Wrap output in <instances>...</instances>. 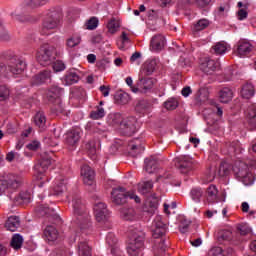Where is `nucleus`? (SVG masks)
I'll use <instances>...</instances> for the list:
<instances>
[{
    "label": "nucleus",
    "mask_w": 256,
    "mask_h": 256,
    "mask_svg": "<svg viewBox=\"0 0 256 256\" xmlns=\"http://www.w3.org/2000/svg\"><path fill=\"white\" fill-rule=\"evenodd\" d=\"M120 217L124 221H133L135 219V209H133V208H122L120 210Z\"/></svg>",
    "instance_id": "45"
},
{
    "label": "nucleus",
    "mask_w": 256,
    "mask_h": 256,
    "mask_svg": "<svg viewBox=\"0 0 256 256\" xmlns=\"http://www.w3.org/2000/svg\"><path fill=\"white\" fill-rule=\"evenodd\" d=\"M4 58L7 61L13 63L14 61L19 59V56H16L14 51L8 50V51L4 52Z\"/></svg>",
    "instance_id": "60"
},
{
    "label": "nucleus",
    "mask_w": 256,
    "mask_h": 256,
    "mask_svg": "<svg viewBox=\"0 0 256 256\" xmlns=\"http://www.w3.org/2000/svg\"><path fill=\"white\" fill-rule=\"evenodd\" d=\"M51 165V157L43 156L40 160H38L37 164H35L34 169L40 175H43L49 169Z\"/></svg>",
    "instance_id": "28"
},
{
    "label": "nucleus",
    "mask_w": 256,
    "mask_h": 256,
    "mask_svg": "<svg viewBox=\"0 0 256 256\" xmlns=\"http://www.w3.org/2000/svg\"><path fill=\"white\" fill-rule=\"evenodd\" d=\"M128 153L130 157H137L145 151V146L143 145V140L140 138H135L128 142Z\"/></svg>",
    "instance_id": "13"
},
{
    "label": "nucleus",
    "mask_w": 256,
    "mask_h": 256,
    "mask_svg": "<svg viewBox=\"0 0 256 256\" xmlns=\"http://www.w3.org/2000/svg\"><path fill=\"white\" fill-rule=\"evenodd\" d=\"M16 201L23 205H27L28 203H31V193L27 191L20 192L18 197L16 198Z\"/></svg>",
    "instance_id": "50"
},
{
    "label": "nucleus",
    "mask_w": 256,
    "mask_h": 256,
    "mask_svg": "<svg viewBox=\"0 0 256 256\" xmlns=\"http://www.w3.org/2000/svg\"><path fill=\"white\" fill-rule=\"evenodd\" d=\"M209 27V20L207 19H200L196 23L191 26V31L193 35L199 33V31H204Z\"/></svg>",
    "instance_id": "38"
},
{
    "label": "nucleus",
    "mask_w": 256,
    "mask_h": 256,
    "mask_svg": "<svg viewBox=\"0 0 256 256\" xmlns=\"http://www.w3.org/2000/svg\"><path fill=\"white\" fill-rule=\"evenodd\" d=\"M138 191L141 195H149L153 191V182L148 180L138 184Z\"/></svg>",
    "instance_id": "43"
},
{
    "label": "nucleus",
    "mask_w": 256,
    "mask_h": 256,
    "mask_svg": "<svg viewBox=\"0 0 256 256\" xmlns=\"http://www.w3.org/2000/svg\"><path fill=\"white\" fill-rule=\"evenodd\" d=\"M34 123L36 127H39V129L44 130L47 125V116H45V112H37L34 116Z\"/></svg>",
    "instance_id": "36"
},
{
    "label": "nucleus",
    "mask_w": 256,
    "mask_h": 256,
    "mask_svg": "<svg viewBox=\"0 0 256 256\" xmlns=\"http://www.w3.org/2000/svg\"><path fill=\"white\" fill-rule=\"evenodd\" d=\"M9 88L5 85L0 86V101H7L9 99Z\"/></svg>",
    "instance_id": "59"
},
{
    "label": "nucleus",
    "mask_w": 256,
    "mask_h": 256,
    "mask_svg": "<svg viewBox=\"0 0 256 256\" xmlns=\"http://www.w3.org/2000/svg\"><path fill=\"white\" fill-rule=\"evenodd\" d=\"M233 99V91L230 88H223L220 91L221 103H229Z\"/></svg>",
    "instance_id": "47"
},
{
    "label": "nucleus",
    "mask_w": 256,
    "mask_h": 256,
    "mask_svg": "<svg viewBox=\"0 0 256 256\" xmlns=\"http://www.w3.org/2000/svg\"><path fill=\"white\" fill-rule=\"evenodd\" d=\"M219 62L211 59H205L200 65L201 71L206 75H213L219 69Z\"/></svg>",
    "instance_id": "22"
},
{
    "label": "nucleus",
    "mask_w": 256,
    "mask_h": 256,
    "mask_svg": "<svg viewBox=\"0 0 256 256\" xmlns=\"http://www.w3.org/2000/svg\"><path fill=\"white\" fill-rule=\"evenodd\" d=\"M61 21V12L55 9L48 10L40 30L41 35H51V30L56 29Z\"/></svg>",
    "instance_id": "6"
},
{
    "label": "nucleus",
    "mask_w": 256,
    "mask_h": 256,
    "mask_svg": "<svg viewBox=\"0 0 256 256\" xmlns=\"http://www.w3.org/2000/svg\"><path fill=\"white\" fill-rule=\"evenodd\" d=\"M81 43V36L74 34L72 37L67 39L66 45L73 49V47H77Z\"/></svg>",
    "instance_id": "53"
},
{
    "label": "nucleus",
    "mask_w": 256,
    "mask_h": 256,
    "mask_svg": "<svg viewBox=\"0 0 256 256\" xmlns=\"http://www.w3.org/2000/svg\"><path fill=\"white\" fill-rule=\"evenodd\" d=\"M86 149L89 155H92V157H95V153H97V146L95 144V140L88 141L86 143Z\"/></svg>",
    "instance_id": "57"
},
{
    "label": "nucleus",
    "mask_w": 256,
    "mask_h": 256,
    "mask_svg": "<svg viewBox=\"0 0 256 256\" xmlns=\"http://www.w3.org/2000/svg\"><path fill=\"white\" fill-rule=\"evenodd\" d=\"M176 167L179 169L180 173L185 175L197 167V162L189 156H180L176 163Z\"/></svg>",
    "instance_id": "10"
},
{
    "label": "nucleus",
    "mask_w": 256,
    "mask_h": 256,
    "mask_svg": "<svg viewBox=\"0 0 256 256\" xmlns=\"http://www.w3.org/2000/svg\"><path fill=\"white\" fill-rule=\"evenodd\" d=\"M167 233V224L163 223L162 216H156L152 222V237L154 239H159Z\"/></svg>",
    "instance_id": "12"
},
{
    "label": "nucleus",
    "mask_w": 256,
    "mask_h": 256,
    "mask_svg": "<svg viewBox=\"0 0 256 256\" xmlns=\"http://www.w3.org/2000/svg\"><path fill=\"white\" fill-rule=\"evenodd\" d=\"M11 75V70H9V66L0 62V77H9Z\"/></svg>",
    "instance_id": "62"
},
{
    "label": "nucleus",
    "mask_w": 256,
    "mask_h": 256,
    "mask_svg": "<svg viewBox=\"0 0 256 256\" xmlns=\"http://www.w3.org/2000/svg\"><path fill=\"white\" fill-rule=\"evenodd\" d=\"M208 256H225V254H223V248L214 247L209 250Z\"/></svg>",
    "instance_id": "64"
},
{
    "label": "nucleus",
    "mask_w": 256,
    "mask_h": 256,
    "mask_svg": "<svg viewBox=\"0 0 256 256\" xmlns=\"http://www.w3.org/2000/svg\"><path fill=\"white\" fill-rule=\"evenodd\" d=\"M145 245V232L137 229L132 231L131 241L127 246L129 256H143V246Z\"/></svg>",
    "instance_id": "2"
},
{
    "label": "nucleus",
    "mask_w": 256,
    "mask_h": 256,
    "mask_svg": "<svg viewBox=\"0 0 256 256\" xmlns=\"http://www.w3.org/2000/svg\"><path fill=\"white\" fill-rule=\"evenodd\" d=\"M49 0H24L20 4V11L22 13H29L30 9H39V7H43V5H47Z\"/></svg>",
    "instance_id": "16"
},
{
    "label": "nucleus",
    "mask_w": 256,
    "mask_h": 256,
    "mask_svg": "<svg viewBox=\"0 0 256 256\" xmlns=\"http://www.w3.org/2000/svg\"><path fill=\"white\" fill-rule=\"evenodd\" d=\"M94 214L98 223H102V221H105L108 215L107 205L103 202L96 203L94 205Z\"/></svg>",
    "instance_id": "23"
},
{
    "label": "nucleus",
    "mask_w": 256,
    "mask_h": 256,
    "mask_svg": "<svg viewBox=\"0 0 256 256\" xmlns=\"http://www.w3.org/2000/svg\"><path fill=\"white\" fill-rule=\"evenodd\" d=\"M98 25L99 19L97 17H92L86 22V29L93 31L94 29H97Z\"/></svg>",
    "instance_id": "56"
},
{
    "label": "nucleus",
    "mask_w": 256,
    "mask_h": 256,
    "mask_svg": "<svg viewBox=\"0 0 256 256\" xmlns=\"http://www.w3.org/2000/svg\"><path fill=\"white\" fill-rule=\"evenodd\" d=\"M234 53L238 57H247L253 51V44L245 39L239 40L235 46Z\"/></svg>",
    "instance_id": "15"
},
{
    "label": "nucleus",
    "mask_w": 256,
    "mask_h": 256,
    "mask_svg": "<svg viewBox=\"0 0 256 256\" xmlns=\"http://www.w3.org/2000/svg\"><path fill=\"white\" fill-rule=\"evenodd\" d=\"M117 237L113 233H108L106 236V243L111 247V253H115L117 251Z\"/></svg>",
    "instance_id": "49"
},
{
    "label": "nucleus",
    "mask_w": 256,
    "mask_h": 256,
    "mask_svg": "<svg viewBox=\"0 0 256 256\" xmlns=\"http://www.w3.org/2000/svg\"><path fill=\"white\" fill-rule=\"evenodd\" d=\"M164 107L168 111H175V109L179 107V101L177 98H169L166 102H164Z\"/></svg>",
    "instance_id": "51"
},
{
    "label": "nucleus",
    "mask_w": 256,
    "mask_h": 256,
    "mask_svg": "<svg viewBox=\"0 0 256 256\" xmlns=\"http://www.w3.org/2000/svg\"><path fill=\"white\" fill-rule=\"evenodd\" d=\"M249 233H251V228L247 226V224H238L236 226V232L232 238V245H241L243 237H245V235H249Z\"/></svg>",
    "instance_id": "14"
},
{
    "label": "nucleus",
    "mask_w": 256,
    "mask_h": 256,
    "mask_svg": "<svg viewBox=\"0 0 256 256\" xmlns=\"http://www.w3.org/2000/svg\"><path fill=\"white\" fill-rule=\"evenodd\" d=\"M0 41L1 42L11 41V35L3 27V22L1 20H0Z\"/></svg>",
    "instance_id": "54"
},
{
    "label": "nucleus",
    "mask_w": 256,
    "mask_h": 256,
    "mask_svg": "<svg viewBox=\"0 0 256 256\" xmlns=\"http://www.w3.org/2000/svg\"><path fill=\"white\" fill-rule=\"evenodd\" d=\"M120 133L126 135V137H131L137 133V118L130 116L124 118L121 122Z\"/></svg>",
    "instance_id": "9"
},
{
    "label": "nucleus",
    "mask_w": 256,
    "mask_h": 256,
    "mask_svg": "<svg viewBox=\"0 0 256 256\" xmlns=\"http://www.w3.org/2000/svg\"><path fill=\"white\" fill-rule=\"evenodd\" d=\"M207 99H209V92H207V89L205 88H200L194 95V101L196 105H201L205 103Z\"/></svg>",
    "instance_id": "37"
},
{
    "label": "nucleus",
    "mask_w": 256,
    "mask_h": 256,
    "mask_svg": "<svg viewBox=\"0 0 256 256\" xmlns=\"http://www.w3.org/2000/svg\"><path fill=\"white\" fill-rule=\"evenodd\" d=\"M155 82L156 80L154 78L141 76V74H139V79L136 84L137 89L138 91H142V93H147V91H151V89H153Z\"/></svg>",
    "instance_id": "17"
},
{
    "label": "nucleus",
    "mask_w": 256,
    "mask_h": 256,
    "mask_svg": "<svg viewBox=\"0 0 256 256\" xmlns=\"http://www.w3.org/2000/svg\"><path fill=\"white\" fill-rule=\"evenodd\" d=\"M155 69H157V59L148 60L140 71V75L141 77H149L155 73Z\"/></svg>",
    "instance_id": "27"
},
{
    "label": "nucleus",
    "mask_w": 256,
    "mask_h": 256,
    "mask_svg": "<svg viewBox=\"0 0 256 256\" xmlns=\"http://www.w3.org/2000/svg\"><path fill=\"white\" fill-rule=\"evenodd\" d=\"M107 28L110 33H115L119 29V23L115 19H112L108 22Z\"/></svg>",
    "instance_id": "63"
},
{
    "label": "nucleus",
    "mask_w": 256,
    "mask_h": 256,
    "mask_svg": "<svg viewBox=\"0 0 256 256\" xmlns=\"http://www.w3.org/2000/svg\"><path fill=\"white\" fill-rule=\"evenodd\" d=\"M112 202L115 205H125L128 199H134L135 203H141V198L134 191H127L125 187H116L111 192Z\"/></svg>",
    "instance_id": "5"
},
{
    "label": "nucleus",
    "mask_w": 256,
    "mask_h": 256,
    "mask_svg": "<svg viewBox=\"0 0 256 256\" xmlns=\"http://www.w3.org/2000/svg\"><path fill=\"white\" fill-rule=\"evenodd\" d=\"M157 167H158L157 159L150 157L144 160V169L146 173H150V174L155 173V171L157 170Z\"/></svg>",
    "instance_id": "39"
},
{
    "label": "nucleus",
    "mask_w": 256,
    "mask_h": 256,
    "mask_svg": "<svg viewBox=\"0 0 256 256\" xmlns=\"http://www.w3.org/2000/svg\"><path fill=\"white\" fill-rule=\"evenodd\" d=\"M114 99L118 105H127L131 101V96L127 92L119 91L115 94Z\"/></svg>",
    "instance_id": "40"
},
{
    "label": "nucleus",
    "mask_w": 256,
    "mask_h": 256,
    "mask_svg": "<svg viewBox=\"0 0 256 256\" xmlns=\"http://www.w3.org/2000/svg\"><path fill=\"white\" fill-rule=\"evenodd\" d=\"M37 213L39 217H47L50 221H61V218L54 209L49 208V206L40 205L37 208Z\"/></svg>",
    "instance_id": "20"
},
{
    "label": "nucleus",
    "mask_w": 256,
    "mask_h": 256,
    "mask_svg": "<svg viewBox=\"0 0 256 256\" xmlns=\"http://www.w3.org/2000/svg\"><path fill=\"white\" fill-rule=\"evenodd\" d=\"M64 85H75V83L79 82V74L75 69H70L66 72L62 79Z\"/></svg>",
    "instance_id": "29"
},
{
    "label": "nucleus",
    "mask_w": 256,
    "mask_h": 256,
    "mask_svg": "<svg viewBox=\"0 0 256 256\" xmlns=\"http://www.w3.org/2000/svg\"><path fill=\"white\" fill-rule=\"evenodd\" d=\"M43 235L47 239V241H57V237H59V232L57 231V228H55V226L49 225L44 229Z\"/></svg>",
    "instance_id": "35"
},
{
    "label": "nucleus",
    "mask_w": 256,
    "mask_h": 256,
    "mask_svg": "<svg viewBox=\"0 0 256 256\" xmlns=\"http://www.w3.org/2000/svg\"><path fill=\"white\" fill-rule=\"evenodd\" d=\"M81 177L84 185L91 186L93 183H95V171L89 165L82 166Z\"/></svg>",
    "instance_id": "19"
},
{
    "label": "nucleus",
    "mask_w": 256,
    "mask_h": 256,
    "mask_svg": "<svg viewBox=\"0 0 256 256\" xmlns=\"http://www.w3.org/2000/svg\"><path fill=\"white\" fill-rule=\"evenodd\" d=\"M36 59L42 67L53 64V61H55V48L49 44H43L37 52Z\"/></svg>",
    "instance_id": "7"
},
{
    "label": "nucleus",
    "mask_w": 256,
    "mask_h": 256,
    "mask_svg": "<svg viewBox=\"0 0 256 256\" xmlns=\"http://www.w3.org/2000/svg\"><path fill=\"white\" fill-rule=\"evenodd\" d=\"M25 69H27V62L22 58L14 60V62H11V65H9L10 75H21Z\"/></svg>",
    "instance_id": "21"
},
{
    "label": "nucleus",
    "mask_w": 256,
    "mask_h": 256,
    "mask_svg": "<svg viewBox=\"0 0 256 256\" xmlns=\"http://www.w3.org/2000/svg\"><path fill=\"white\" fill-rule=\"evenodd\" d=\"M61 95H63V88L57 85L50 86L46 92V101L50 105H53L56 113H63V111H65L63 101L61 100Z\"/></svg>",
    "instance_id": "4"
},
{
    "label": "nucleus",
    "mask_w": 256,
    "mask_h": 256,
    "mask_svg": "<svg viewBox=\"0 0 256 256\" xmlns=\"http://www.w3.org/2000/svg\"><path fill=\"white\" fill-rule=\"evenodd\" d=\"M81 128H72L68 130L65 134V144L70 149H75L81 141Z\"/></svg>",
    "instance_id": "11"
},
{
    "label": "nucleus",
    "mask_w": 256,
    "mask_h": 256,
    "mask_svg": "<svg viewBox=\"0 0 256 256\" xmlns=\"http://www.w3.org/2000/svg\"><path fill=\"white\" fill-rule=\"evenodd\" d=\"M72 95L77 97V99H84V97L87 95V92H85V89L82 87H75L72 90Z\"/></svg>",
    "instance_id": "58"
},
{
    "label": "nucleus",
    "mask_w": 256,
    "mask_h": 256,
    "mask_svg": "<svg viewBox=\"0 0 256 256\" xmlns=\"http://www.w3.org/2000/svg\"><path fill=\"white\" fill-rule=\"evenodd\" d=\"M165 47V37L161 34L155 35L150 42V49L154 52L163 51Z\"/></svg>",
    "instance_id": "26"
},
{
    "label": "nucleus",
    "mask_w": 256,
    "mask_h": 256,
    "mask_svg": "<svg viewBox=\"0 0 256 256\" xmlns=\"http://www.w3.org/2000/svg\"><path fill=\"white\" fill-rule=\"evenodd\" d=\"M103 117H105V109L101 107L90 113V119H103Z\"/></svg>",
    "instance_id": "55"
},
{
    "label": "nucleus",
    "mask_w": 256,
    "mask_h": 256,
    "mask_svg": "<svg viewBox=\"0 0 256 256\" xmlns=\"http://www.w3.org/2000/svg\"><path fill=\"white\" fill-rule=\"evenodd\" d=\"M246 121L248 123V129L250 131L256 130V105L251 104L245 111Z\"/></svg>",
    "instance_id": "18"
},
{
    "label": "nucleus",
    "mask_w": 256,
    "mask_h": 256,
    "mask_svg": "<svg viewBox=\"0 0 256 256\" xmlns=\"http://www.w3.org/2000/svg\"><path fill=\"white\" fill-rule=\"evenodd\" d=\"M158 207H159V200H157V197L152 196L151 198H148L146 202L145 211L146 213H149V215H155Z\"/></svg>",
    "instance_id": "32"
},
{
    "label": "nucleus",
    "mask_w": 256,
    "mask_h": 256,
    "mask_svg": "<svg viewBox=\"0 0 256 256\" xmlns=\"http://www.w3.org/2000/svg\"><path fill=\"white\" fill-rule=\"evenodd\" d=\"M10 246L12 249H15V251H19V249L23 247V236H21V234H14L12 236Z\"/></svg>",
    "instance_id": "46"
},
{
    "label": "nucleus",
    "mask_w": 256,
    "mask_h": 256,
    "mask_svg": "<svg viewBox=\"0 0 256 256\" xmlns=\"http://www.w3.org/2000/svg\"><path fill=\"white\" fill-rule=\"evenodd\" d=\"M206 199L208 203H217L219 201V190L217 186L210 185L206 190Z\"/></svg>",
    "instance_id": "31"
},
{
    "label": "nucleus",
    "mask_w": 256,
    "mask_h": 256,
    "mask_svg": "<svg viewBox=\"0 0 256 256\" xmlns=\"http://www.w3.org/2000/svg\"><path fill=\"white\" fill-rule=\"evenodd\" d=\"M233 237H235V234H233L231 230H220L217 233V241H219V243L228 241L230 245H233Z\"/></svg>",
    "instance_id": "33"
},
{
    "label": "nucleus",
    "mask_w": 256,
    "mask_h": 256,
    "mask_svg": "<svg viewBox=\"0 0 256 256\" xmlns=\"http://www.w3.org/2000/svg\"><path fill=\"white\" fill-rule=\"evenodd\" d=\"M123 115L121 113H110L107 118V123L112 127H121L123 123Z\"/></svg>",
    "instance_id": "34"
},
{
    "label": "nucleus",
    "mask_w": 256,
    "mask_h": 256,
    "mask_svg": "<svg viewBox=\"0 0 256 256\" xmlns=\"http://www.w3.org/2000/svg\"><path fill=\"white\" fill-rule=\"evenodd\" d=\"M32 85H43L45 83H51V70H43L36 74L32 80Z\"/></svg>",
    "instance_id": "24"
},
{
    "label": "nucleus",
    "mask_w": 256,
    "mask_h": 256,
    "mask_svg": "<svg viewBox=\"0 0 256 256\" xmlns=\"http://www.w3.org/2000/svg\"><path fill=\"white\" fill-rule=\"evenodd\" d=\"M23 176L21 174L10 173L5 179L0 180V192L10 189V191H17L23 185Z\"/></svg>",
    "instance_id": "8"
},
{
    "label": "nucleus",
    "mask_w": 256,
    "mask_h": 256,
    "mask_svg": "<svg viewBox=\"0 0 256 256\" xmlns=\"http://www.w3.org/2000/svg\"><path fill=\"white\" fill-rule=\"evenodd\" d=\"M72 207L80 230L82 233H85V231L91 229V216H89V212H87V208L85 207L83 200H81V196L73 197Z\"/></svg>",
    "instance_id": "1"
},
{
    "label": "nucleus",
    "mask_w": 256,
    "mask_h": 256,
    "mask_svg": "<svg viewBox=\"0 0 256 256\" xmlns=\"http://www.w3.org/2000/svg\"><path fill=\"white\" fill-rule=\"evenodd\" d=\"M255 95V88L253 87V84L246 83L241 90V96L243 99H251Z\"/></svg>",
    "instance_id": "44"
},
{
    "label": "nucleus",
    "mask_w": 256,
    "mask_h": 256,
    "mask_svg": "<svg viewBox=\"0 0 256 256\" xmlns=\"http://www.w3.org/2000/svg\"><path fill=\"white\" fill-rule=\"evenodd\" d=\"M232 171L238 181H241L244 185H253L255 178L253 177V173L249 171L247 163L236 161L232 167Z\"/></svg>",
    "instance_id": "3"
},
{
    "label": "nucleus",
    "mask_w": 256,
    "mask_h": 256,
    "mask_svg": "<svg viewBox=\"0 0 256 256\" xmlns=\"http://www.w3.org/2000/svg\"><path fill=\"white\" fill-rule=\"evenodd\" d=\"M190 196L196 203L201 202V197H203V190L201 188H193L190 192Z\"/></svg>",
    "instance_id": "52"
},
{
    "label": "nucleus",
    "mask_w": 256,
    "mask_h": 256,
    "mask_svg": "<svg viewBox=\"0 0 256 256\" xmlns=\"http://www.w3.org/2000/svg\"><path fill=\"white\" fill-rule=\"evenodd\" d=\"M66 180L64 178H60L59 183H57L54 186L53 189V195H61L63 192L67 191V182H65Z\"/></svg>",
    "instance_id": "48"
},
{
    "label": "nucleus",
    "mask_w": 256,
    "mask_h": 256,
    "mask_svg": "<svg viewBox=\"0 0 256 256\" xmlns=\"http://www.w3.org/2000/svg\"><path fill=\"white\" fill-rule=\"evenodd\" d=\"M52 63H53L52 67H53L55 73L65 71V63H63V61L57 60V61L52 62Z\"/></svg>",
    "instance_id": "61"
},
{
    "label": "nucleus",
    "mask_w": 256,
    "mask_h": 256,
    "mask_svg": "<svg viewBox=\"0 0 256 256\" xmlns=\"http://www.w3.org/2000/svg\"><path fill=\"white\" fill-rule=\"evenodd\" d=\"M27 13L29 12H22L21 6H19L18 9L11 13V17L13 21H18L19 23H31L34 21L33 16Z\"/></svg>",
    "instance_id": "25"
},
{
    "label": "nucleus",
    "mask_w": 256,
    "mask_h": 256,
    "mask_svg": "<svg viewBox=\"0 0 256 256\" xmlns=\"http://www.w3.org/2000/svg\"><path fill=\"white\" fill-rule=\"evenodd\" d=\"M7 231L15 232L21 227V219L19 216H10L5 222Z\"/></svg>",
    "instance_id": "30"
},
{
    "label": "nucleus",
    "mask_w": 256,
    "mask_h": 256,
    "mask_svg": "<svg viewBox=\"0 0 256 256\" xmlns=\"http://www.w3.org/2000/svg\"><path fill=\"white\" fill-rule=\"evenodd\" d=\"M78 255L79 256H91V247L87 244V241L79 240L78 242Z\"/></svg>",
    "instance_id": "41"
},
{
    "label": "nucleus",
    "mask_w": 256,
    "mask_h": 256,
    "mask_svg": "<svg viewBox=\"0 0 256 256\" xmlns=\"http://www.w3.org/2000/svg\"><path fill=\"white\" fill-rule=\"evenodd\" d=\"M211 53L215 55H225L227 53V42L220 41L211 48Z\"/></svg>",
    "instance_id": "42"
}]
</instances>
